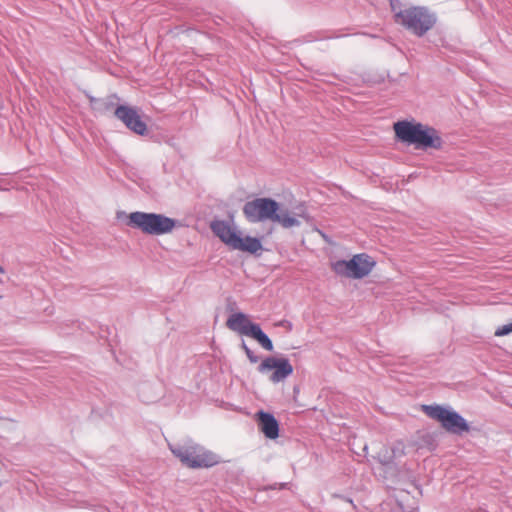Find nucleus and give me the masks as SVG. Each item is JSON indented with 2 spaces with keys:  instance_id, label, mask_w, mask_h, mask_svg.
I'll return each mask as SVG.
<instances>
[{
  "instance_id": "obj_1",
  "label": "nucleus",
  "mask_w": 512,
  "mask_h": 512,
  "mask_svg": "<svg viewBox=\"0 0 512 512\" xmlns=\"http://www.w3.org/2000/svg\"><path fill=\"white\" fill-rule=\"evenodd\" d=\"M242 210L250 223L271 221L280 224L283 228L298 227L301 224L295 215L287 209H280L279 203L271 198L262 197L247 201Z\"/></svg>"
},
{
  "instance_id": "obj_2",
  "label": "nucleus",
  "mask_w": 512,
  "mask_h": 512,
  "mask_svg": "<svg viewBox=\"0 0 512 512\" xmlns=\"http://www.w3.org/2000/svg\"><path fill=\"white\" fill-rule=\"evenodd\" d=\"M396 137L403 143L414 145L417 149H441L443 140L438 131L419 122L398 121L394 124Z\"/></svg>"
},
{
  "instance_id": "obj_3",
  "label": "nucleus",
  "mask_w": 512,
  "mask_h": 512,
  "mask_svg": "<svg viewBox=\"0 0 512 512\" xmlns=\"http://www.w3.org/2000/svg\"><path fill=\"white\" fill-rule=\"evenodd\" d=\"M169 449L184 466L189 468H210L220 462V458L217 454L191 440L182 444H169Z\"/></svg>"
},
{
  "instance_id": "obj_4",
  "label": "nucleus",
  "mask_w": 512,
  "mask_h": 512,
  "mask_svg": "<svg viewBox=\"0 0 512 512\" xmlns=\"http://www.w3.org/2000/svg\"><path fill=\"white\" fill-rule=\"evenodd\" d=\"M436 14L425 6H410L399 9L396 14V23L417 37L424 36L436 24Z\"/></svg>"
},
{
  "instance_id": "obj_5",
  "label": "nucleus",
  "mask_w": 512,
  "mask_h": 512,
  "mask_svg": "<svg viewBox=\"0 0 512 512\" xmlns=\"http://www.w3.org/2000/svg\"><path fill=\"white\" fill-rule=\"evenodd\" d=\"M128 225L149 235L170 233L176 226V221L163 214L132 212L128 217Z\"/></svg>"
},
{
  "instance_id": "obj_6",
  "label": "nucleus",
  "mask_w": 512,
  "mask_h": 512,
  "mask_svg": "<svg viewBox=\"0 0 512 512\" xmlns=\"http://www.w3.org/2000/svg\"><path fill=\"white\" fill-rule=\"evenodd\" d=\"M226 326L232 331L255 339L267 351H272L274 348L271 339L262 331L260 325L251 322L242 312L230 315Z\"/></svg>"
},
{
  "instance_id": "obj_7",
  "label": "nucleus",
  "mask_w": 512,
  "mask_h": 512,
  "mask_svg": "<svg viewBox=\"0 0 512 512\" xmlns=\"http://www.w3.org/2000/svg\"><path fill=\"white\" fill-rule=\"evenodd\" d=\"M423 411L428 417L439 421L447 432L461 435L470 430L469 424L459 413L443 406L424 405Z\"/></svg>"
},
{
  "instance_id": "obj_8",
  "label": "nucleus",
  "mask_w": 512,
  "mask_h": 512,
  "mask_svg": "<svg viewBox=\"0 0 512 512\" xmlns=\"http://www.w3.org/2000/svg\"><path fill=\"white\" fill-rule=\"evenodd\" d=\"M375 263L371 257L361 253L354 255L350 260H338L332 264V270L339 276L352 279H361L367 276Z\"/></svg>"
},
{
  "instance_id": "obj_9",
  "label": "nucleus",
  "mask_w": 512,
  "mask_h": 512,
  "mask_svg": "<svg viewBox=\"0 0 512 512\" xmlns=\"http://www.w3.org/2000/svg\"><path fill=\"white\" fill-rule=\"evenodd\" d=\"M257 370L261 374L272 371L269 380L276 384L292 375L294 369L288 358L269 356L260 363Z\"/></svg>"
},
{
  "instance_id": "obj_10",
  "label": "nucleus",
  "mask_w": 512,
  "mask_h": 512,
  "mask_svg": "<svg viewBox=\"0 0 512 512\" xmlns=\"http://www.w3.org/2000/svg\"><path fill=\"white\" fill-rule=\"evenodd\" d=\"M114 115L121 120L125 126L138 135H145L147 132V125L141 119L138 111L127 105H119L115 111Z\"/></svg>"
},
{
  "instance_id": "obj_11",
  "label": "nucleus",
  "mask_w": 512,
  "mask_h": 512,
  "mask_svg": "<svg viewBox=\"0 0 512 512\" xmlns=\"http://www.w3.org/2000/svg\"><path fill=\"white\" fill-rule=\"evenodd\" d=\"M255 417L259 430L266 438L276 439L279 436V423L274 415L261 410Z\"/></svg>"
},
{
  "instance_id": "obj_12",
  "label": "nucleus",
  "mask_w": 512,
  "mask_h": 512,
  "mask_svg": "<svg viewBox=\"0 0 512 512\" xmlns=\"http://www.w3.org/2000/svg\"><path fill=\"white\" fill-rule=\"evenodd\" d=\"M212 232L220 238L229 247H233L234 242L238 236L236 231L230 226V224L224 220H214L211 222Z\"/></svg>"
},
{
  "instance_id": "obj_13",
  "label": "nucleus",
  "mask_w": 512,
  "mask_h": 512,
  "mask_svg": "<svg viewBox=\"0 0 512 512\" xmlns=\"http://www.w3.org/2000/svg\"><path fill=\"white\" fill-rule=\"evenodd\" d=\"M232 249L255 254L262 249V243L256 237L238 235Z\"/></svg>"
},
{
  "instance_id": "obj_14",
  "label": "nucleus",
  "mask_w": 512,
  "mask_h": 512,
  "mask_svg": "<svg viewBox=\"0 0 512 512\" xmlns=\"http://www.w3.org/2000/svg\"><path fill=\"white\" fill-rule=\"evenodd\" d=\"M241 348L245 352L247 358L251 363H257L259 361V356H257L254 351H252L245 343V341H242Z\"/></svg>"
},
{
  "instance_id": "obj_15",
  "label": "nucleus",
  "mask_w": 512,
  "mask_h": 512,
  "mask_svg": "<svg viewBox=\"0 0 512 512\" xmlns=\"http://www.w3.org/2000/svg\"><path fill=\"white\" fill-rule=\"evenodd\" d=\"M512 332V321L508 324H504L500 327H498L495 331V336H505V335H508Z\"/></svg>"
},
{
  "instance_id": "obj_16",
  "label": "nucleus",
  "mask_w": 512,
  "mask_h": 512,
  "mask_svg": "<svg viewBox=\"0 0 512 512\" xmlns=\"http://www.w3.org/2000/svg\"><path fill=\"white\" fill-rule=\"evenodd\" d=\"M91 102L99 103L100 107L98 109L102 110V111H108L113 106L112 102H108V101H104V100H96L94 98H91Z\"/></svg>"
},
{
  "instance_id": "obj_17",
  "label": "nucleus",
  "mask_w": 512,
  "mask_h": 512,
  "mask_svg": "<svg viewBox=\"0 0 512 512\" xmlns=\"http://www.w3.org/2000/svg\"><path fill=\"white\" fill-rule=\"evenodd\" d=\"M390 6H391V10L394 13V18L396 19L397 12H399V9H402L400 7V3L398 2V0H390Z\"/></svg>"
},
{
  "instance_id": "obj_18",
  "label": "nucleus",
  "mask_w": 512,
  "mask_h": 512,
  "mask_svg": "<svg viewBox=\"0 0 512 512\" xmlns=\"http://www.w3.org/2000/svg\"><path fill=\"white\" fill-rule=\"evenodd\" d=\"M337 37H339V36L338 35H333V36H328L327 38L331 39V38H337Z\"/></svg>"
},
{
  "instance_id": "obj_19",
  "label": "nucleus",
  "mask_w": 512,
  "mask_h": 512,
  "mask_svg": "<svg viewBox=\"0 0 512 512\" xmlns=\"http://www.w3.org/2000/svg\"><path fill=\"white\" fill-rule=\"evenodd\" d=\"M5 272V270L3 269L2 266H0V273L3 274Z\"/></svg>"
}]
</instances>
